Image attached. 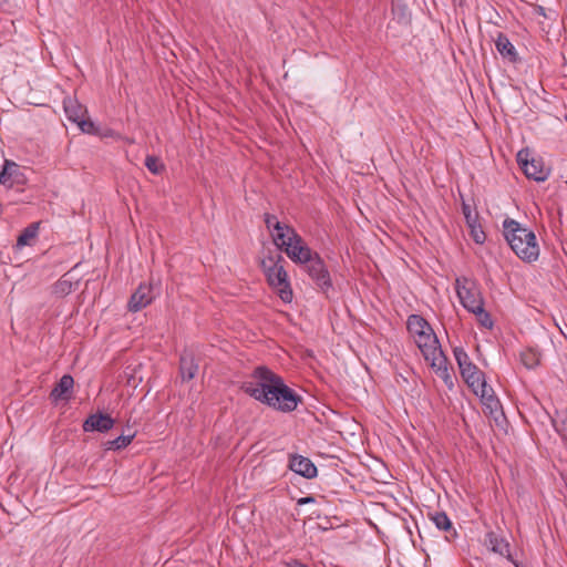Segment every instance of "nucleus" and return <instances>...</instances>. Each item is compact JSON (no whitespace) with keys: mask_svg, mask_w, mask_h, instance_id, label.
Returning <instances> with one entry per match:
<instances>
[{"mask_svg":"<svg viewBox=\"0 0 567 567\" xmlns=\"http://www.w3.org/2000/svg\"><path fill=\"white\" fill-rule=\"evenodd\" d=\"M145 166L147 167V169L151 173H153L155 175L161 174L165 169V165L162 163L161 158L155 156V155H147L146 156V158H145Z\"/></svg>","mask_w":567,"mask_h":567,"instance_id":"27","label":"nucleus"},{"mask_svg":"<svg viewBox=\"0 0 567 567\" xmlns=\"http://www.w3.org/2000/svg\"><path fill=\"white\" fill-rule=\"evenodd\" d=\"M484 544L489 550L506 557L516 567H518V564L513 559L511 554L509 543L503 536L496 534L495 532H488L485 536Z\"/></svg>","mask_w":567,"mask_h":567,"instance_id":"10","label":"nucleus"},{"mask_svg":"<svg viewBox=\"0 0 567 567\" xmlns=\"http://www.w3.org/2000/svg\"><path fill=\"white\" fill-rule=\"evenodd\" d=\"M287 256L297 264H306L309 261L310 257L313 255L312 250H284Z\"/></svg>","mask_w":567,"mask_h":567,"instance_id":"26","label":"nucleus"},{"mask_svg":"<svg viewBox=\"0 0 567 567\" xmlns=\"http://www.w3.org/2000/svg\"><path fill=\"white\" fill-rule=\"evenodd\" d=\"M529 161H530V158H529L528 150H520L517 153V163L520 166V168L524 167V162H529Z\"/></svg>","mask_w":567,"mask_h":567,"instance_id":"32","label":"nucleus"},{"mask_svg":"<svg viewBox=\"0 0 567 567\" xmlns=\"http://www.w3.org/2000/svg\"><path fill=\"white\" fill-rule=\"evenodd\" d=\"M462 213L464 215V217H468L470 215H472L474 212L472 210V207L468 203H466L464 199L462 200Z\"/></svg>","mask_w":567,"mask_h":567,"instance_id":"34","label":"nucleus"},{"mask_svg":"<svg viewBox=\"0 0 567 567\" xmlns=\"http://www.w3.org/2000/svg\"><path fill=\"white\" fill-rule=\"evenodd\" d=\"M63 109L69 121L75 123L83 133L94 134L96 128L91 120H85L84 116L87 110L84 105L80 104L78 100L68 96L63 100Z\"/></svg>","mask_w":567,"mask_h":567,"instance_id":"6","label":"nucleus"},{"mask_svg":"<svg viewBox=\"0 0 567 567\" xmlns=\"http://www.w3.org/2000/svg\"><path fill=\"white\" fill-rule=\"evenodd\" d=\"M73 290L72 278L69 274L63 275L53 286L52 292L54 296L62 298L71 293Z\"/></svg>","mask_w":567,"mask_h":567,"instance_id":"23","label":"nucleus"},{"mask_svg":"<svg viewBox=\"0 0 567 567\" xmlns=\"http://www.w3.org/2000/svg\"><path fill=\"white\" fill-rule=\"evenodd\" d=\"M287 567H309V566L300 563L299 560H292L287 564Z\"/></svg>","mask_w":567,"mask_h":567,"instance_id":"37","label":"nucleus"},{"mask_svg":"<svg viewBox=\"0 0 567 567\" xmlns=\"http://www.w3.org/2000/svg\"><path fill=\"white\" fill-rule=\"evenodd\" d=\"M472 313L477 316L478 321H480V323L483 327H485L487 329H492L493 328V324H494L493 320L491 318V315L487 311H485L484 306H482V310L481 311L475 310V311H472Z\"/></svg>","mask_w":567,"mask_h":567,"instance_id":"31","label":"nucleus"},{"mask_svg":"<svg viewBox=\"0 0 567 567\" xmlns=\"http://www.w3.org/2000/svg\"><path fill=\"white\" fill-rule=\"evenodd\" d=\"M520 361L527 369H534L539 364L540 354L534 349H527L520 353Z\"/></svg>","mask_w":567,"mask_h":567,"instance_id":"24","label":"nucleus"},{"mask_svg":"<svg viewBox=\"0 0 567 567\" xmlns=\"http://www.w3.org/2000/svg\"><path fill=\"white\" fill-rule=\"evenodd\" d=\"M135 434L120 435L114 440L107 441L104 446L105 450L118 451L126 447L134 439Z\"/></svg>","mask_w":567,"mask_h":567,"instance_id":"25","label":"nucleus"},{"mask_svg":"<svg viewBox=\"0 0 567 567\" xmlns=\"http://www.w3.org/2000/svg\"><path fill=\"white\" fill-rule=\"evenodd\" d=\"M525 262L532 264L539 257V250H513Z\"/></svg>","mask_w":567,"mask_h":567,"instance_id":"29","label":"nucleus"},{"mask_svg":"<svg viewBox=\"0 0 567 567\" xmlns=\"http://www.w3.org/2000/svg\"><path fill=\"white\" fill-rule=\"evenodd\" d=\"M406 327L413 338L423 331H430V323L419 315H411L408 318Z\"/></svg>","mask_w":567,"mask_h":567,"instance_id":"22","label":"nucleus"},{"mask_svg":"<svg viewBox=\"0 0 567 567\" xmlns=\"http://www.w3.org/2000/svg\"><path fill=\"white\" fill-rule=\"evenodd\" d=\"M503 236L509 248H536V236L534 231L513 218H505L503 221Z\"/></svg>","mask_w":567,"mask_h":567,"instance_id":"4","label":"nucleus"},{"mask_svg":"<svg viewBox=\"0 0 567 567\" xmlns=\"http://www.w3.org/2000/svg\"><path fill=\"white\" fill-rule=\"evenodd\" d=\"M310 503H315V497L313 496L301 497V498H299L297 501L298 505H305V504H310Z\"/></svg>","mask_w":567,"mask_h":567,"instance_id":"35","label":"nucleus"},{"mask_svg":"<svg viewBox=\"0 0 567 567\" xmlns=\"http://www.w3.org/2000/svg\"><path fill=\"white\" fill-rule=\"evenodd\" d=\"M454 357H455V360L458 364V368H460V371L467 368V365H474L471 361H470V358L467 355V353L465 352V350L463 348H455L454 349Z\"/></svg>","mask_w":567,"mask_h":567,"instance_id":"28","label":"nucleus"},{"mask_svg":"<svg viewBox=\"0 0 567 567\" xmlns=\"http://www.w3.org/2000/svg\"><path fill=\"white\" fill-rule=\"evenodd\" d=\"M461 375L474 394H478V390L487 384L485 374L475 364L461 370Z\"/></svg>","mask_w":567,"mask_h":567,"instance_id":"15","label":"nucleus"},{"mask_svg":"<svg viewBox=\"0 0 567 567\" xmlns=\"http://www.w3.org/2000/svg\"><path fill=\"white\" fill-rule=\"evenodd\" d=\"M527 178L536 182H544L550 174V168L544 164L542 157H530L529 162H524L522 168Z\"/></svg>","mask_w":567,"mask_h":567,"instance_id":"12","label":"nucleus"},{"mask_svg":"<svg viewBox=\"0 0 567 567\" xmlns=\"http://www.w3.org/2000/svg\"><path fill=\"white\" fill-rule=\"evenodd\" d=\"M289 468L296 474L301 475L308 480L315 478L318 474V470L312 461L298 454L290 455Z\"/></svg>","mask_w":567,"mask_h":567,"instance_id":"11","label":"nucleus"},{"mask_svg":"<svg viewBox=\"0 0 567 567\" xmlns=\"http://www.w3.org/2000/svg\"><path fill=\"white\" fill-rule=\"evenodd\" d=\"M284 264L285 259L279 254L260 259V267L268 285L277 291L284 302H291L293 293Z\"/></svg>","mask_w":567,"mask_h":567,"instance_id":"2","label":"nucleus"},{"mask_svg":"<svg viewBox=\"0 0 567 567\" xmlns=\"http://www.w3.org/2000/svg\"><path fill=\"white\" fill-rule=\"evenodd\" d=\"M275 220H278L275 216H269L267 215V218H266V224H267V228L271 231L274 230V224H275Z\"/></svg>","mask_w":567,"mask_h":567,"instance_id":"36","label":"nucleus"},{"mask_svg":"<svg viewBox=\"0 0 567 567\" xmlns=\"http://www.w3.org/2000/svg\"><path fill=\"white\" fill-rule=\"evenodd\" d=\"M251 377L257 382H244L241 390L255 400L284 413L295 411L302 398L284 379L265 365L255 368Z\"/></svg>","mask_w":567,"mask_h":567,"instance_id":"1","label":"nucleus"},{"mask_svg":"<svg viewBox=\"0 0 567 567\" xmlns=\"http://www.w3.org/2000/svg\"><path fill=\"white\" fill-rule=\"evenodd\" d=\"M414 341L431 367L440 372V375L445 382L451 381V375L447 370V359L441 349L432 327H430V331L425 330L415 336Z\"/></svg>","mask_w":567,"mask_h":567,"instance_id":"3","label":"nucleus"},{"mask_svg":"<svg viewBox=\"0 0 567 567\" xmlns=\"http://www.w3.org/2000/svg\"><path fill=\"white\" fill-rule=\"evenodd\" d=\"M495 47L503 59L511 63L518 61V53L515 47L503 32H498L497 38L495 39Z\"/></svg>","mask_w":567,"mask_h":567,"instance_id":"18","label":"nucleus"},{"mask_svg":"<svg viewBox=\"0 0 567 567\" xmlns=\"http://www.w3.org/2000/svg\"><path fill=\"white\" fill-rule=\"evenodd\" d=\"M272 241L276 248H307L302 238L288 225L275 220L271 230Z\"/></svg>","mask_w":567,"mask_h":567,"instance_id":"8","label":"nucleus"},{"mask_svg":"<svg viewBox=\"0 0 567 567\" xmlns=\"http://www.w3.org/2000/svg\"><path fill=\"white\" fill-rule=\"evenodd\" d=\"M114 426V420L109 414L95 413L91 414L83 422V431L84 432H101L105 433L110 431Z\"/></svg>","mask_w":567,"mask_h":567,"instance_id":"13","label":"nucleus"},{"mask_svg":"<svg viewBox=\"0 0 567 567\" xmlns=\"http://www.w3.org/2000/svg\"><path fill=\"white\" fill-rule=\"evenodd\" d=\"M483 405L485 406L484 413L495 414L501 409L499 400L495 396L494 390L486 384L485 389L478 390V394Z\"/></svg>","mask_w":567,"mask_h":567,"instance_id":"20","label":"nucleus"},{"mask_svg":"<svg viewBox=\"0 0 567 567\" xmlns=\"http://www.w3.org/2000/svg\"><path fill=\"white\" fill-rule=\"evenodd\" d=\"M198 371V364L192 352H183L179 358V372L183 381H190Z\"/></svg>","mask_w":567,"mask_h":567,"instance_id":"19","label":"nucleus"},{"mask_svg":"<svg viewBox=\"0 0 567 567\" xmlns=\"http://www.w3.org/2000/svg\"><path fill=\"white\" fill-rule=\"evenodd\" d=\"M154 298L153 286L151 284H141L128 300V310L137 312L151 305Z\"/></svg>","mask_w":567,"mask_h":567,"instance_id":"9","label":"nucleus"},{"mask_svg":"<svg viewBox=\"0 0 567 567\" xmlns=\"http://www.w3.org/2000/svg\"><path fill=\"white\" fill-rule=\"evenodd\" d=\"M74 380L72 375L64 374L60 381L54 385L50 393V399L53 402L68 401L71 398Z\"/></svg>","mask_w":567,"mask_h":567,"instance_id":"16","label":"nucleus"},{"mask_svg":"<svg viewBox=\"0 0 567 567\" xmlns=\"http://www.w3.org/2000/svg\"><path fill=\"white\" fill-rule=\"evenodd\" d=\"M24 176L19 171L18 164L10 159H6L2 171L0 172V184L6 187H12L14 184H23Z\"/></svg>","mask_w":567,"mask_h":567,"instance_id":"14","label":"nucleus"},{"mask_svg":"<svg viewBox=\"0 0 567 567\" xmlns=\"http://www.w3.org/2000/svg\"><path fill=\"white\" fill-rule=\"evenodd\" d=\"M41 221L31 223L25 227L17 239V247L34 246L39 234Z\"/></svg>","mask_w":567,"mask_h":567,"instance_id":"21","label":"nucleus"},{"mask_svg":"<svg viewBox=\"0 0 567 567\" xmlns=\"http://www.w3.org/2000/svg\"><path fill=\"white\" fill-rule=\"evenodd\" d=\"M305 269L311 279L316 282L318 288L328 296L329 290L332 289L331 277L324 265V261L316 251L306 264Z\"/></svg>","mask_w":567,"mask_h":567,"instance_id":"7","label":"nucleus"},{"mask_svg":"<svg viewBox=\"0 0 567 567\" xmlns=\"http://www.w3.org/2000/svg\"><path fill=\"white\" fill-rule=\"evenodd\" d=\"M470 236L474 240V243L477 245H483L486 239V235H485L481 224L477 226L470 227Z\"/></svg>","mask_w":567,"mask_h":567,"instance_id":"30","label":"nucleus"},{"mask_svg":"<svg viewBox=\"0 0 567 567\" xmlns=\"http://www.w3.org/2000/svg\"><path fill=\"white\" fill-rule=\"evenodd\" d=\"M465 220H466V224H467L468 228L472 227V226L480 225V223H478V213L474 212L468 217H465Z\"/></svg>","mask_w":567,"mask_h":567,"instance_id":"33","label":"nucleus"},{"mask_svg":"<svg viewBox=\"0 0 567 567\" xmlns=\"http://www.w3.org/2000/svg\"><path fill=\"white\" fill-rule=\"evenodd\" d=\"M455 290L461 305L470 312L482 310L484 300L475 281L461 277L455 280Z\"/></svg>","mask_w":567,"mask_h":567,"instance_id":"5","label":"nucleus"},{"mask_svg":"<svg viewBox=\"0 0 567 567\" xmlns=\"http://www.w3.org/2000/svg\"><path fill=\"white\" fill-rule=\"evenodd\" d=\"M454 3H457L458 6H462L464 0H453Z\"/></svg>","mask_w":567,"mask_h":567,"instance_id":"38","label":"nucleus"},{"mask_svg":"<svg viewBox=\"0 0 567 567\" xmlns=\"http://www.w3.org/2000/svg\"><path fill=\"white\" fill-rule=\"evenodd\" d=\"M427 517L431 522L434 523L437 529L446 533V539L451 540L457 536L453 524L445 512L434 511L429 512Z\"/></svg>","mask_w":567,"mask_h":567,"instance_id":"17","label":"nucleus"}]
</instances>
